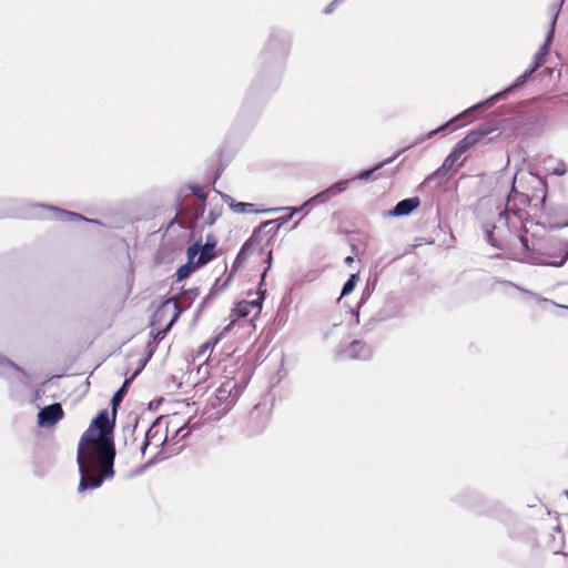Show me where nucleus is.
Returning a JSON list of instances; mask_svg holds the SVG:
<instances>
[{
    "label": "nucleus",
    "mask_w": 568,
    "mask_h": 568,
    "mask_svg": "<svg viewBox=\"0 0 568 568\" xmlns=\"http://www.w3.org/2000/svg\"><path fill=\"white\" fill-rule=\"evenodd\" d=\"M113 424L106 410L101 412L81 437L78 448L80 471L79 491L98 488L113 477L114 446L111 440Z\"/></svg>",
    "instance_id": "obj_1"
},
{
    "label": "nucleus",
    "mask_w": 568,
    "mask_h": 568,
    "mask_svg": "<svg viewBox=\"0 0 568 568\" xmlns=\"http://www.w3.org/2000/svg\"><path fill=\"white\" fill-rule=\"evenodd\" d=\"M170 435V440L176 442L189 435V430H186L184 424L182 425V419L178 415H173L168 420L165 428L160 419L153 423L144 434V439L140 446L141 453L144 454L150 446H154L155 449H159L169 439Z\"/></svg>",
    "instance_id": "obj_2"
},
{
    "label": "nucleus",
    "mask_w": 568,
    "mask_h": 568,
    "mask_svg": "<svg viewBox=\"0 0 568 568\" xmlns=\"http://www.w3.org/2000/svg\"><path fill=\"white\" fill-rule=\"evenodd\" d=\"M496 129L497 128L495 125L484 124L468 132V134L456 144L452 153L445 159L443 165L435 174L438 176H445L449 172H455V166H459L462 164L458 163L460 156L470 148L481 142L485 136L496 131Z\"/></svg>",
    "instance_id": "obj_3"
},
{
    "label": "nucleus",
    "mask_w": 568,
    "mask_h": 568,
    "mask_svg": "<svg viewBox=\"0 0 568 568\" xmlns=\"http://www.w3.org/2000/svg\"><path fill=\"white\" fill-rule=\"evenodd\" d=\"M239 395L240 387L237 383L232 378L225 379L216 389L214 398L210 402V405L216 409L212 416L219 419L225 415L235 404Z\"/></svg>",
    "instance_id": "obj_4"
},
{
    "label": "nucleus",
    "mask_w": 568,
    "mask_h": 568,
    "mask_svg": "<svg viewBox=\"0 0 568 568\" xmlns=\"http://www.w3.org/2000/svg\"><path fill=\"white\" fill-rule=\"evenodd\" d=\"M215 236L213 234H207L203 245L200 242H196L187 248V258L191 263H194L195 266L201 267L215 257Z\"/></svg>",
    "instance_id": "obj_5"
},
{
    "label": "nucleus",
    "mask_w": 568,
    "mask_h": 568,
    "mask_svg": "<svg viewBox=\"0 0 568 568\" xmlns=\"http://www.w3.org/2000/svg\"><path fill=\"white\" fill-rule=\"evenodd\" d=\"M347 184H348V180L339 181V182L333 184L332 186H329L328 189H326L325 191H322V192L317 193L315 196H313L310 200H307L300 207H277V209H272L271 211L272 212H277V211H282V210H291L292 213L295 214L297 212H301V210L305 209L306 206H308V205H311L313 203L322 204V203L327 202L332 197H334L337 194L344 192L346 190V187H347Z\"/></svg>",
    "instance_id": "obj_6"
},
{
    "label": "nucleus",
    "mask_w": 568,
    "mask_h": 568,
    "mask_svg": "<svg viewBox=\"0 0 568 568\" xmlns=\"http://www.w3.org/2000/svg\"><path fill=\"white\" fill-rule=\"evenodd\" d=\"M532 73H530V69L527 70L524 74H521L520 77L517 78L516 82L514 83V85L509 87L507 90L503 91V92H499L495 95H493L491 98L487 99L486 101L484 102H480L469 109H467L466 111H464L463 113L458 114L457 116L453 118L450 121H448L446 124H444L443 126L438 128L437 130H433L428 133V138H432L434 136L437 132L442 131L444 128L448 126L450 123L459 120L460 118L465 116L466 114L473 112L474 110H477L484 105H491L493 102L497 101L499 98L504 97L508 91H510L514 87H518L523 83H525L527 81V79L531 75Z\"/></svg>",
    "instance_id": "obj_7"
},
{
    "label": "nucleus",
    "mask_w": 568,
    "mask_h": 568,
    "mask_svg": "<svg viewBox=\"0 0 568 568\" xmlns=\"http://www.w3.org/2000/svg\"><path fill=\"white\" fill-rule=\"evenodd\" d=\"M261 310H262V302L260 300L242 301V302L237 303L236 306L232 310V313H231L232 320H231V323L224 328V333L230 331L231 326L234 324V322L237 318L247 317L251 314H253L254 317H256L261 313Z\"/></svg>",
    "instance_id": "obj_8"
},
{
    "label": "nucleus",
    "mask_w": 568,
    "mask_h": 568,
    "mask_svg": "<svg viewBox=\"0 0 568 568\" xmlns=\"http://www.w3.org/2000/svg\"><path fill=\"white\" fill-rule=\"evenodd\" d=\"M63 417L60 404L55 403L42 408L38 414L39 425L42 427L52 426Z\"/></svg>",
    "instance_id": "obj_9"
},
{
    "label": "nucleus",
    "mask_w": 568,
    "mask_h": 568,
    "mask_svg": "<svg viewBox=\"0 0 568 568\" xmlns=\"http://www.w3.org/2000/svg\"><path fill=\"white\" fill-rule=\"evenodd\" d=\"M557 14L552 19L550 23V30L547 34L546 41L542 44V47L539 49V51L534 57V65L530 68V73H534L539 69L546 61V55L548 54V48L552 41L554 38V31H555V24H556Z\"/></svg>",
    "instance_id": "obj_10"
},
{
    "label": "nucleus",
    "mask_w": 568,
    "mask_h": 568,
    "mask_svg": "<svg viewBox=\"0 0 568 568\" xmlns=\"http://www.w3.org/2000/svg\"><path fill=\"white\" fill-rule=\"evenodd\" d=\"M559 250H560V252L564 253L559 261H556V260L548 261L544 256H535V257H531L530 263L537 264V265H550V266H556V267L562 266L568 258V242L560 243Z\"/></svg>",
    "instance_id": "obj_11"
},
{
    "label": "nucleus",
    "mask_w": 568,
    "mask_h": 568,
    "mask_svg": "<svg viewBox=\"0 0 568 568\" xmlns=\"http://www.w3.org/2000/svg\"><path fill=\"white\" fill-rule=\"evenodd\" d=\"M418 197L405 199L396 204L394 210L390 212L394 216H403L412 213L419 205Z\"/></svg>",
    "instance_id": "obj_12"
},
{
    "label": "nucleus",
    "mask_w": 568,
    "mask_h": 568,
    "mask_svg": "<svg viewBox=\"0 0 568 568\" xmlns=\"http://www.w3.org/2000/svg\"><path fill=\"white\" fill-rule=\"evenodd\" d=\"M347 356L353 359H366L371 356V349L364 343L355 341L347 349Z\"/></svg>",
    "instance_id": "obj_13"
},
{
    "label": "nucleus",
    "mask_w": 568,
    "mask_h": 568,
    "mask_svg": "<svg viewBox=\"0 0 568 568\" xmlns=\"http://www.w3.org/2000/svg\"><path fill=\"white\" fill-rule=\"evenodd\" d=\"M50 211L53 213V216L57 220H61V221H87L82 215L73 213V212L57 210V209H53V207H51Z\"/></svg>",
    "instance_id": "obj_14"
},
{
    "label": "nucleus",
    "mask_w": 568,
    "mask_h": 568,
    "mask_svg": "<svg viewBox=\"0 0 568 568\" xmlns=\"http://www.w3.org/2000/svg\"><path fill=\"white\" fill-rule=\"evenodd\" d=\"M530 179L534 184V187H536V190L539 189V191L541 192V199L539 202V206L542 207L545 205L546 196H547V184L539 176L530 175Z\"/></svg>",
    "instance_id": "obj_15"
},
{
    "label": "nucleus",
    "mask_w": 568,
    "mask_h": 568,
    "mask_svg": "<svg viewBox=\"0 0 568 568\" xmlns=\"http://www.w3.org/2000/svg\"><path fill=\"white\" fill-rule=\"evenodd\" d=\"M199 267L200 266H195V264L191 263L190 260L187 258V263L179 267V270L176 271V280L183 281L184 278L189 277L194 270Z\"/></svg>",
    "instance_id": "obj_16"
},
{
    "label": "nucleus",
    "mask_w": 568,
    "mask_h": 568,
    "mask_svg": "<svg viewBox=\"0 0 568 568\" xmlns=\"http://www.w3.org/2000/svg\"><path fill=\"white\" fill-rule=\"evenodd\" d=\"M230 207L235 213H255L257 210H255L254 204L252 203H244V202H230Z\"/></svg>",
    "instance_id": "obj_17"
},
{
    "label": "nucleus",
    "mask_w": 568,
    "mask_h": 568,
    "mask_svg": "<svg viewBox=\"0 0 568 568\" xmlns=\"http://www.w3.org/2000/svg\"><path fill=\"white\" fill-rule=\"evenodd\" d=\"M396 156H397V155H395V156H393V158H390V159L386 160L385 162H383V163H381V164L376 165V166H375L374 169H372V170H367V171H363V172H361V173L357 175V178H356V179H358V180H368V179L371 178V175H372L376 170H379V169H381V168H383L385 164L390 163V162H392Z\"/></svg>",
    "instance_id": "obj_18"
},
{
    "label": "nucleus",
    "mask_w": 568,
    "mask_h": 568,
    "mask_svg": "<svg viewBox=\"0 0 568 568\" xmlns=\"http://www.w3.org/2000/svg\"><path fill=\"white\" fill-rule=\"evenodd\" d=\"M356 280H357V275L352 274L351 277L344 284V286L342 288L341 296L348 295L349 293H352L354 291V288L356 286Z\"/></svg>",
    "instance_id": "obj_19"
},
{
    "label": "nucleus",
    "mask_w": 568,
    "mask_h": 568,
    "mask_svg": "<svg viewBox=\"0 0 568 568\" xmlns=\"http://www.w3.org/2000/svg\"><path fill=\"white\" fill-rule=\"evenodd\" d=\"M547 170L551 174L558 175V176H561V175H564L567 172L566 164L564 162H561V161L555 162V165L547 168Z\"/></svg>",
    "instance_id": "obj_20"
},
{
    "label": "nucleus",
    "mask_w": 568,
    "mask_h": 568,
    "mask_svg": "<svg viewBox=\"0 0 568 568\" xmlns=\"http://www.w3.org/2000/svg\"><path fill=\"white\" fill-rule=\"evenodd\" d=\"M171 308L172 313H173V318L171 320L170 324L168 325V328H170V326L173 324V322L176 320L178 317V313H176V305L173 304L171 305L170 302H166L164 303L161 308L159 310V313H163V312H166Z\"/></svg>",
    "instance_id": "obj_21"
},
{
    "label": "nucleus",
    "mask_w": 568,
    "mask_h": 568,
    "mask_svg": "<svg viewBox=\"0 0 568 568\" xmlns=\"http://www.w3.org/2000/svg\"><path fill=\"white\" fill-rule=\"evenodd\" d=\"M128 384H129V381H125L123 386L114 394V396L112 398V403L114 406L118 405L122 400L123 395L125 393V387Z\"/></svg>",
    "instance_id": "obj_22"
},
{
    "label": "nucleus",
    "mask_w": 568,
    "mask_h": 568,
    "mask_svg": "<svg viewBox=\"0 0 568 568\" xmlns=\"http://www.w3.org/2000/svg\"><path fill=\"white\" fill-rule=\"evenodd\" d=\"M251 244L250 242H245L244 245L242 246L241 251L239 252L237 256H236V262H243L246 260V252L248 251Z\"/></svg>",
    "instance_id": "obj_23"
},
{
    "label": "nucleus",
    "mask_w": 568,
    "mask_h": 568,
    "mask_svg": "<svg viewBox=\"0 0 568 568\" xmlns=\"http://www.w3.org/2000/svg\"><path fill=\"white\" fill-rule=\"evenodd\" d=\"M191 190H192L193 194L196 195L199 199H201V200L205 199L206 195L200 186H192Z\"/></svg>",
    "instance_id": "obj_24"
},
{
    "label": "nucleus",
    "mask_w": 568,
    "mask_h": 568,
    "mask_svg": "<svg viewBox=\"0 0 568 568\" xmlns=\"http://www.w3.org/2000/svg\"><path fill=\"white\" fill-rule=\"evenodd\" d=\"M293 215H294V214L291 212V214H290V215H287V216H283V217L278 219V221H280L282 224H284V223L288 222V221L292 219V216H293Z\"/></svg>",
    "instance_id": "obj_25"
},
{
    "label": "nucleus",
    "mask_w": 568,
    "mask_h": 568,
    "mask_svg": "<svg viewBox=\"0 0 568 568\" xmlns=\"http://www.w3.org/2000/svg\"><path fill=\"white\" fill-rule=\"evenodd\" d=\"M214 221H215L214 215H213L212 213H210V215L207 216V223H209V224H213V223H214Z\"/></svg>",
    "instance_id": "obj_26"
},
{
    "label": "nucleus",
    "mask_w": 568,
    "mask_h": 568,
    "mask_svg": "<svg viewBox=\"0 0 568 568\" xmlns=\"http://www.w3.org/2000/svg\"><path fill=\"white\" fill-rule=\"evenodd\" d=\"M509 212H510L509 210H506L505 212L500 213V219L499 220L501 221L504 217H507Z\"/></svg>",
    "instance_id": "obj_27"
},
{
    "label": "nucleus",
    "mask_w": 568,
    "mask_h": 568,
    "mask_svg": "<svg viewBox=\"0 0 568 568\" xmlns=\"http://www.w3.org/2000/svg\"><path fill=\"white\" fill-rule=\"evenodd\" d=\"M516 179H517V175H515V176H514V180H513L511 193H515V192H516V189H515Z\"/></svg>",
    "instance_id": "obj_28"
},
{
    "label": "nucleus",
    "mask_w": 568,
    "mask_h": 568,
    "mask_svg": "<svg viewBox=\"0 0 568 568\" xmlns=\"http://www.w3.org/2000/svg\"><path fill=\"white\" fill-rule=\"evenodd\" d=\"M345 262L346 263H352L353 262V257L352 256L346 257Z\"/></svg>",
    "instance_id": "obj_29"
},
{
    "label": "nucleus",
    "mask_w": 568,
    "mask_h": 568,
    "mask_svg": "<svg viewBox=\"0 0 568 568\" xmlns=\"http://www.w3.org/2000/svg\"><path fill=\"white\" fill-rule=\"evenodd\" d=\"M332 7H333V4H331V6L325 10V12H326V13H329V12L333 10V8H332Z\"/></svg>",
    "instance_id": "obj_30"
},
{
    "label": "nucleus",
    "mask_w": 568,
    "mask_h": 568,
    "mask_svg": "<svg viewBox=\"0 0 568 568\" xmlns=\"http://www.w3.org/2000/svg\"><path fill=\"white\" fill-rule=\"evenodd\" d=\"M566 225L568 226V223H566Z\"/></svg>",
    "instance_id": "obj_31"
}]
</instances>
